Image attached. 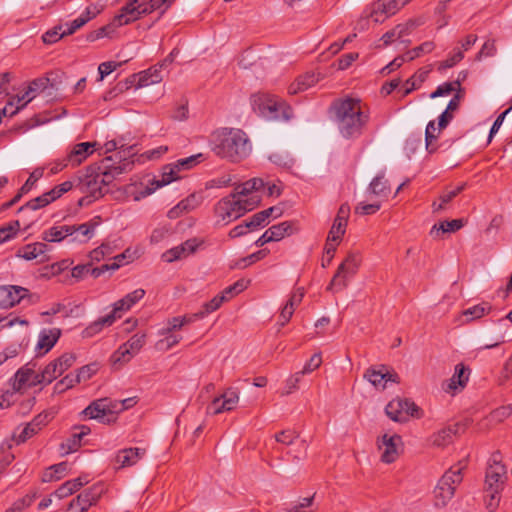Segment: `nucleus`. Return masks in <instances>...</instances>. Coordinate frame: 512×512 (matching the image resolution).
Listing matches in <instances>:
<instances>
[{"label": "nucleus", "mask_w": 512, "mask_h": 512, "mask_svg": "<svg viewBox=\"0 0 512 512\" xmlns=\"http://www.w3.org/2000/svg\"><path fill=\"white\" fill-rule=\"evenodd\" d=\"M97 146V142H81L73 145L66 155L67 162L71 167L80 165L96 151Z\"/></svg>", "instance_id": "19"}, {"label": "nucleus", "mask_w": 512, "mask_h": 512, "mask_svg": "<svg viewBox=\"0 0 512 512\" xmlns=\"http://www.w3.org/2000/svg\"><path fill=\"white\" fill-rule=\"evenodd\" d=\"M125 410L123 404L109 398H102L92 402L83 413L90 419L110 422L113 415Z\"/></svg>", "instance_id": "9"}, {"label": "nucleus", "mask_w": 512, "mask_h": 512, "mask_svg": "<svg viewBox=\"0 0 512 512\" xmlns=\"http://www.w3.org/2000/svg\"><path fill=\"white\" fill-rule=\"evenodd\" d=\"M506 478V469L503 465L495 463L486 472V492L499 493Z\"/></svg>", "instance_id": "22"}, {"label": "nucleus", "mask_w": 512, "mask_h": 512, "mask_svg": "<svg viewBox=\"0 0 512 512\" xmlns=\"http://www.w3.org/2000/svg\"><path fill=\"white\" fill-rule=\"evenodd\" d=\"M464 185H459L453 189L445 190L438 198V200L432 203L433 213H439L447 208V204L452 201L462 190Z\"/></svg>", "instance_id": "44"}, {"label": "nucleus", "mask_w": 512, "mask_h": 512, "mask_svg": "<svg viewBox=\"0 0 512 512\" xmlns=\"http://www.w3.org/2000/svg\"><path fill=\"white\" fill-rule=\"evenodd\" d=\"M135 355L122 344L110 357L111 364L114 368L119 369L128 363Z\"/></svg>", "instance_id": "48"}, {"label": "nucleus", "mask_w": 512, "mask_h": 512, "mask_svg": "<svg viewBox=\"0 0 512 512\" xmlns=\"http://www.w3.org/2000/svg\"><path fill=\"white\" fill-rule=\"evenodd\" d=\"M470 370L463 364H457L455 366L453 376L448 380L445 391L448 393H456L465 388L469 380Z\"/></svg>", "instance_id": "24"}, {"label": "nucleus", "mask_w": 512, "mask_h": 512, "mask_svg": "<svg viewBox=\"0 0 512 512\" xmlns=\"http://www.w3.org/2000/svg\"><path fill=\"white\" fill-rule=\"evenodd\" d=\"M463 57V52L460 49H454L451 55L446 60L439 63L438 70L443 71L445 69L452 68L458 62H460L463 59Z\"/></svg>", "instance_id": "63"}, {"label": "nucleus", "mask_w": 512, "mask_h": 512, "mask_svg": "<svg viewBox=\"0 0 512 512\" xmlns=\"http://www.w3.org/2000/svg\"><path fill=\"white\" fill-rule=\"evenodd\" d=\"M171 53L162 63H159L139 74L138 87L160 83L163 79V68L173 61Z\"/></svg>", "instance_id": "21"}, {"label": "nucleus", "mask_w": 512, "mask_h": 512, "mask_svg": "<svg viewBox=\"0 0 512 512\" xmlns=\"http://www.w3.org/2000/svg\"><path fill=\"white\" fill-rule=\"evenodd\" d=\"M366 13V16L370 18L374 23H382L388 17L393 15L392 13L388 12V8H386V4L383 0H377L373 2Z\"/></svg>", "instance_id": "41"}, {"label": "nucleus", "mask_w": 512, "mask_h": 512, "mask_svg": "<svg viewBox=\"0 0 512 512\" xmlns=\"http://www.w3.org/2000/svg\"><path fill=\"white\" fill-rule=\"evenodd\" d=\"M46 251V244L36 242L28 244L19 251V256L25 260H34L43 255Z\"/></svg>", "instance_id": "49"}, {"label": "nucleus", "mask_w": 512, "mask_h": 512, "mask_svg": "<svg viewBox=\"0 0 512 512\" xmlns=\"http://www.w3.org/2000/svg\"><path fill=\"white\" fill-rule=\"evenodd\" d=\"M180 171L177 169L173 163L165 165L162 169V173L159 179L154 180L151 185L152 187H146L142 191H140L137 195L134 196L135 201H139L142 198H145L151 195L156 189L161 188L165 185L170 184L171 182L180 179Z\"/></svg>", "instance_id": "15"}, {"label": "nucleus", "mask_w": 512, "mask_h": 512, "mask_svg": "<svg viewBox=\"0 0 512 512\" xmlns=\"http://www.w3.org/2000/svg\"><path fill=\"white\" fill-rule=\"evenodd\" d=\"M144 293L145 290H133L131 293L126 295V297L117 301L114 304V309L110 314L94 321L82 331V337L92 338L100 333L105 326L112 325L117 318L121 317L119 312L128 310L132 305L143 298Z\"/></svg>", "instance_id": "6"}, {"label": "nucleus", "mask_w": 512, "mask_h": 512, "mask_svg": "<svg viewBox=\"0 0 512 512\" xmlns=\"http://www.w3.org/2000/svg\"><path fill=\"white\" fill-rule=\"evenodd\" d=\"M252 109L267 120H289L292 117V109L285 101L275 95L258 92L251 96Z\"/></svg>", "instance_id": "4"}, {"label": "nucleus", "mask_w": 512, "mask_h": 512, "mask_svg": "<svg viewBox=\"0 0 512 512\" xmlns=\"http://www.w3.org/2000/svg\"><path fill=\"white\" fill-rule=\"evenodd\" d=\"M139 257L138 249L128 247L124 252L112 257L108 263L101 265L103 273L113 272L120 267L135 261Z\"/></svg>", "instance_id": "23"}, {"label": "nucleus", "mask_w": 512, "mask_h": 512, "mask_svg": "<svg viewBox=\"0 0 512 512\" xmlns=\"http://www.w3.org/2000/svg\"><path fill=\"white\" fill-rule=\"evenodd\" d=\"M456 433V426L447 427L439 430L437 433L433 434L431 437V442L434 446L437 447H445L450 444L453 440V437Z\"/></svg>", "instance_id": "46"}, {"label": "nucleus", "mask_w": 512, "mask_h": 512, "mask_svg": "<svg viewBox=\"0 0 512 512\" xmlns=\"http://www.w3.org/2000/svg\"><path fill=\"white\" fill-rule=\"evenodd\" d=\"M280 214H281L280 209H278L276 207H270L268 209H265L263 211H260L256 214H254L249 220L250 225H252V228L255 229L259 226L264 225V223L270 216L274 215L275 217H278Z\"/></svg>", "instance_id": "52"}, {"label": "nucleus", "mask_w": 512, "mask_h": 512, "mask_svg": "<svg viewBox=\"0 0 512 512\" xmlns=\"http://www.w3.org/2000/svg\"><path fill=\"white\" fill-rule=\"evenodd\" d=\"M265 188L264 181L260 178L250 179L235 188L234 195L239 199H248L252 195H257L261 198L259 192Z\"/></svg>", "instance_id": "29"}, {"label": "nucleus", "mask_w": 512, "mask_h": 512, "mask_svg": "<svg viewBox=\"0 0 512 512\" xmlns=\"http://www.w3.org/2000/svg\"><path fill=\"white\" fill-rule=\"evenodd\" d=\"M361 260V255L358 252H350L339 266L336 275L332 279V284L335 286H346V279L356 273Z\"/></svg>", "instance_id": "16"}, {"label": "nucleus", "mask_w": 512, "mask_h": 512, "mask_svg": "<svg viewBox=\"0 0 512 512\" xmlns=\"http://www.w3.org/2000/svg\"><path fill=\"white\" fill-rule=\"evenodd\" d=\"M269 236L272 241H280L286 236H290L294 232L293 224L291 222H282L277 225L271 226L269 229Z\"/></svg>", "instance_id": "47"}, {"label": "nucleus", "mask_w": 512, "mask_h": 512, "mask_svg": "<svg viewBox=\"0 0 512 512\" xmlns=\"http://www.w3.org/2000/svg\"><path fill=\"white\" fill-rule=\"evenodd\" d=\"M39 384H44L41 373L28 366L20 368L11 380L12 389L15 392H22Z\"/></svg>", "instance_id": "14"}, {"label": "nucleus", "mask_w": 512, "mask_h": 512, "mask_svg": "<svg viewBox=\"0 0 512 512\" xmlns=\"http://www.w3.org/2000/svg\"><path fill=\"white\" fill-rule=\"evenodd\" d=\"M102 149L104 150V153H110V152H113L117 149H120L119 151V159L120 160H124V162H127V157L133 155L132 153V150H133V147H128V148H124V144H119L118 141L116 140H109L107 141Z\"/></svg>", "instance_id": "53"}, {"label": "nucleus", "mask_w": 512, "mask_h": 512, "mask_svg": "<svg viewBox=\"0 0 512 512\" xmlns=\"http://www.w3.org/2000/svg\"><path fill=\"white\" fill-rule=\"evenodd\" d=\"M60 336L61 330L59 328L43 329L39 333L36 351L40 355L46 354L54 347Z\"/></svg>", "instance_id": "26"}, {"label": "nucleus", "mask_w": 512, "mask_h": 512, "mask_svg": "<svg viewBox=\"0 0 512 512\" xmlns=\"http://www.w3.org/2000/svg\"><path fill=\"white\" fill-rule=\"evenodd\" d=\"M145 454V449L142 448H126L120 450L116 457L115 462L119 468H125L135 465Z\"/></svg>", "instance_id": "30"}, {"label": "nucleus", "mask_w": 512, "mask_h": 512, "mask_svg": "<svg viewBox=\"0 0 512 512\" xmlns=\"http://www.w3.org/2000/svg\"><path fill=\"white\" fill-rule=\"evenodd\" d=\"M53 201H55V200H54L53 196L50 194V192L48 191V192L42 194L41 196H38V197L30 200L25 205L21 206L18 209V212H22L26 209L37 210V209L47 206L48 204H50Z\"/></svg>", "instance_id": "51"}, {"label": "nucleus", "mask_w": 512, "mask_h": 512, "mask_svg": "<svg viewBox=\"0 0 512 512\" xmlns=\"http://www.w3.org/2000/svg\"><path fill=\"white\" fill-rule=\"evenodd\" d=\"M201 245V241L196 238L188 239L184 243L173 247L162 254V259L165 262L172 263L177 260L184 259L193 254Z\"/></svg>", "instance_id": "18"}, {"label": "nucleus", "mask_w": 512, "mask_h": 512, "mask_svg": "<svg viewBox=\"0 0 512 512\" xmlns=\"http://www.w3.org/2000/svg\"><path fill=\"white\" fill-rule=\"evenodd\" d=\"M102 492L101 485H94L84 490L69 503L67 512H87L91 506L98 502Z\"/></svg>", "instance_id": "12"}, {"label": "nucleus", "mask_w": 512, "mask_h": 512, "mask_svg": "<svg viewBox=\"0 0 512 512\" xmlns=\"http://www.w3.org/2000/svg\"><path fill=\"white\" fill-rule=\"evenodd\" d=\"M317 82L318 77L313 72H307L299 76L293 83H291L288 91L290 94H297L306 91L310 87L314 86Z\"/></svg>", "instance_id": "36"}, {"label": "nucleus", "mask_w": 512, "mask_h": 512, "mask_svg": "<svg viewBox=\"0 0 512 512\" xmlns=\"http://www.w3.org/2000/svg\"><path fill=\"white\" fill-rule=\"evenodd\" d=\"M330 112L338 132L345 139L359 138L370 119L369 109L357 97L345 96L334 100Z\"/></svg>", "instance_id": "1"}, {"label": "nucleus", "mask_w": 512, "mask_h": 512, "mask_svg": "<svg viewBox=\"0 0 512 512\" xmlns=\"http://www.w3.org/2000/svg\"><path fill=\"white\" fill-rule=\"evenodd\" d=\"M386 415L395 422H406L410 417L420 418V408L408 399L396 398L391 400L385 408Z\"/></svg>", "instance_id": "8"}, {"label": "nucleus", "mask_w": 512, "mask_h": 512, "mask_svg": "<svg viewBox=\"0 0 512 512\" xmlns=\"http://www.w3.org/2000/svg\"><path fill=\"white\" fill-rule=\"evenodd\" d=\"M66 35L64 25H58L46 31L42 35V40L45 44H54Z\"/></svg>", "instance_id": "56"}, {"label": "nucleus", "mask_w": 512, "mask_h": 512, "mask_svg": "<svg viewBox=\"0 0 512 512\" xmlns=\"http://www.w3.org/2000/svg\"><path fill=\"white\" fill-rule=\"evenodd\" d=\"M68 465L65 462L51 466L44 474V481L59 480L66 474Z\"/></svg>", "instance_id": "57"}, {"label": "nucleus", "mask_w": 512, "mask_h": 512, "mask_svg": "<svg viewBox=\"0 0 512 512\" xmlns=\"http://www.w3.org/2000/svg\"><path fill=\"white\" fill-rule=\"evenodd\" d=\"M131 164L132 162H123L118 166L104 165L103 168H97V174L100 179L103 178L105 180V189L113 182L116 176L122 174Z\"/></svg>", "instance_id": "37"}, {"label": "nucleus", "mask_w": 512, "mask_h": 512, "mask_svg": "<svg viewBox=\"0 0 512 512\" xmlns=\"http://www.w3.org/2000/svg\"><path fill=\"white\" fill-rule=\"evenodd\" d=\"M303 296L304 295L302 292H296L290 296L289 300L287 301L285 306L282 308L281 313H280V320H279L278 324L281 327H283L284 325H286L289 322V320L291 319V317L294 313L295 308L301 303Z\"/></svg>", "instance_id": "39"}, {"label": "nucleus", "mask_w": 512, "mask_h": 512, "mask_svg": "<svg viewBox=\"0 0 512 512\" xmlns=\"http://www.w3.org/2000/svg\"><path fill=\"white\" fill-rule=\"evenodd\" d=\"M302 376H303V374L300 371L289 376L285 381V385H284V388H283L281 394L282 395H290L293 392H295L296 390H298L299 383L301 381Z\"/></svg>", "instance_id": "61"}, {"label": "nucleus", "mask_w": 512, "mask_h": 512, "mask_svg": "<svg viewBox=\"0 0 512 512\" xmlns=\"http://www.w3.org/2000/svg\"><path fill=\"white\" fill-rule=\"evenodd\" d=\"M146 342L145 333L134 334L124 345L134 354H138Z\"/></svg>", "instance_id": "60"}, {"label": "nucleus", "mask_w": 512, "mask_h": 512, "mask_svg": "<svg viewBox=\"0 0 512 512\" xmlns=\"http://www.w3.org/2000/svg\"><path fill=\"white\" fill-rule=\"evenodd\" d=\"M464 226L462 219H454L451 221H442L438 225L435 224L430 231V235L434 238H438L441 234L454 233L460 230Z\"/></svg>", "instance_id": "42"}, {"label": "nucleus", "mask_w": 512, "mask_h": 512, "mask_svg": "<svg viewBox=\"0 0 512 512\" xmlns=\"http://www.w3.org/2000/svg\"><path fill=\"white\" fill-rule=\"evenodd\" d=\"M214 153L231 162H240L247 158L252 146L246 133L236 128H223L214 134Z\"/></svg>", "instance_id": "3"}, {"label": "nucleus", "mask_w": 512, "mask_h": 512, "mask_svg": "<svg viewBox=\"0 0 512 512\" xmlns=\"http://www.w3.org/2000/svg\"><path fill=\"white\" fill-rule=\"evenodd\" d=\"M259 203L260 197L257 195H252L248 199H239L232 193L217 203L216 217L224 224H228L253 210Z\"/></svg>", "instance_id": "5"}, {"label": "nucleus", "mask_w": 512, "mask_h": 512, "mask_svg": "<svg viewBox=\"0 0 512 512\" xmlns=\"http://www.w3.org/2000/svg\"><path fill=\"white\" fill-rule=\"evenodd\" d=\"M90 432V429L86 426H81L75 428L73 434L71 435V438L67 441V448L69 452L75 451L81 443V440L84 436L88 435Z\"/></svg>", "instance_id": "54"}, {"label": "nucleus", "mask_w": 512, "mask_h": 512, "mask_svg": "<svg viewBox=\"0 0 512 512\" xmlns=\"http://www.w3.org/2000/svg\"><path fill=\"white\" fill-rule=\"evenodd\" d=\"M47 422L48 415H38L31 423L27 424L22 429L19 435L15 436V441L18 444L25 442L27 439L37 434L41 430L42 426L46 425Z\"/></svg>", "instance_id": "32"}, {"label": "nucleus", "mask_w": 512, "mask_h": 512, "mask_svg": "<svg viewBox=\"0 0 512 512\" xmlns=\"http://www.w3.org/2000/svg\"><path fill=\"white\" fill-rule=\"evenodd\" d=\"M35 98V94L26 90L22 95L11 98L2 109L3 115L14 116L20 109L24 108Z\"/></svg>", "instance_id": "31"}, {"label": "nucleus", "mask_w": 512, "mask_h": 512, "mask_svg": "<svg viewBox=\"0 0 512 512\" xmlns=\"http://www.w3.org/2000/svg\"><path fill=\"white\" fill-rule=\"evenodd\" d=\"M75 356L71 353H64L54 361L50 362L41 372V379L44 384H50L61 376L74 363Z\"/></svg>", "instance_id": "13"}, {"label": "nucleus", "mask_w": 512, "mask_h": 512, "mask_svg": "<svg viewBox=\"0 0 512 512\" xmlns=\"http://www.w3.org/2000/svg\"><path fill=\"white\" fill-rule=\"evenodd\" d=\"M201 203V196L197 194H191L184 200L180 201L175 207H173L169 212L168 216L170 218H177L181 214L185 212H189L196 207H198Z\"/></svg>", "instance_id": "33"}, {"label": "nucleus", "mask_w": 512, "mask_h": 512, "mask_svg": "<svg viewBox=\"0 0 512 512\" xmlns=\"http://www.w3.org/2000/svg\"><path fill=\"white\" fill-rule=\"evenodd\" d=\"M98 371V364L92 363L81 367L74 377L77 379V383L89 380Z\"/></svg>", "instance_id": "62"}, {"label": "nucleus", "mask_w": 512, "mask_h": 512, "mask_svg": "<svg viewBox=\"0 0 512 512\" xmlns=\"http://www.w3.org/2000/svg\"><path fill=\"white\" fill-rule=\"evenodd\" d=\"M74 312V307L71 305V303H54L49 307L46 311L42 313V315H55V314H61L63 317H68L72 315Z\"/></svg>", "instance_id": "55"}, {"label": "nucleus", "mask_w": 512, "mask_h": 512, "mask_svg": "<svg viewBox=\"0 0 512 512\" xmlns=\"http://www.w3.org/2000/svg\"><path fill=\"white\" fill-rule=\"evenodd\" d=\"M28 290H0V308L7 309L20 303Z\"/></svg>", "instance_id": "40"}, {"label": "nucleus", "mask_w": 512, "mask_h": 512, "mask_svg": "<svg viewBox=\"0 0 512 512\" xmlns=\"http://www.w3.org/2000/svg\"><path fill=\"white\" fill-rule=\"evenodd\" d=\"M490 307L487 304L475 305L463 311L461 317H466V321L475 320L484 316Z\"/></svg>", "instance_id": "58"}, {"label": "nucleus", "mask_w": 512, "mask_h": 512, "mask_svg": "<svg viewBox=\"0 0 512 512\" xmlns=\"http://www.w3.org/2000/svg\"><path fill=\"white\" fill-rule=\"evenodd\" d=\"M97 223L86 222L79 225H69L70 240L69 242L85 244L95 235Z\"/></svg>", "instance_id": "25"}, {"label": "nucleus", "mask_w": 512, "mask_h": 512, "mask_svg": "<svg viewBox=\"0 0 512 512\" xmlns=\"http://www.w3.org/2000/svg\"><path fill=\"white\" fill-rule=\"evenodd\" d=\"M460 88V81L446 82L437 87V89L431 93L430 98L434 99L437 97L447 96L453 91Z\"/></svg>", "instance_id": "59"}, {"label": "nucleus", "mask_w": 512, "mask_h": 512, "mask_svg": "<svg viewBox=\"0 0 512 512\" xmlns=\"http://www.w3.org/2000/svg\"><path fill=\"white\" fill-rule=\"evenodd\" d=\"M364 378L377 389H385L388 381L398 382V376L383 369L369 368L364 373Z\"/></svg>", "instance_id": "27"}, {"label": "nucleus", "mask_w": 512, "mask_h": 512, "mask_svg": "<svg viewBox=\"0 0 512 512\" xmlns=\"http://www.w3.org/2000/svg\"><path fill=\"white\" fill-rule=\"evenodd\" d=\"M349 216L350 206L348 204H342L338 209L337 215L328 233V237L331 241H341L346 232Z\"/></svg>", "instance_id": "20"}, {"label": "nucleus", "mask_w": 512, "mask_h": 512, "mask_svg": "<svg viewBox=\"0 0 512 512\" xmlns=\"http://www.w3.org/2000/svg\"><path fill=\"white\" fill-rule=\"evenodd\" d=\"M88 483L89 479L87 477H78L76 479L66 481L55 491L54 495L58 499L66 498Z\"/></svg>", "instance_id": "35"}, {"label": "nucleus", "mask_w": 512, "mask_h": 512, "mask_svg": "<svg viewBox=\"0 0 512 512\" xmlns=\"http://www.w3.org/2000/svg\"><path fill=\"white\" fill-rule=\"evenodd\" d=\"M390 193V188L388 186L387 180L384 178V175L376 176L370 183L368 188V196H376L378 198L384 199ZM369 200H372L369 197Z\"/></svg>", "instance_id": "45"}, {"label": "nucleus", "mask_w": 512, "mask_h": 512, "mask_svg": "<svg viewBox=\"0 0 512 512\" xmlns=\"http://www.w3.org/2000/svg\"><path fill=\"white\" fill-rule=\"evenodd\" d=\"M161 338L155 343V349L165 352L176 346L181 340L180 334H158Z\"/></svg>", "instance_id": "50"}, {"label": "nucleus", "mask_w": 512, "mask_h": 512, "mask_svg": "<svg viewBox=\"0 0 512 512\" xmlns=\"http://www.w3.org/2000/svg\"><path fill=\"white\" fill-rule=\"evenodd\" d=\"M70 239L69 225L53 226L42 233V240L46 242H61Z\"/></svg>", "instance_id": "43"}, {"label": "nucleus", "mask_w": 512, "mask_h": 512, "mask_svg": "<svg viewBox=\"0 0 512 512\" xmlns=\"http://www.w3.org/2000/svg\"><path fill=\"white\" fill-rule=\"evenodd\" d=\"M240 400L239 391L236 388L226 389L220 396L215 397L207 406V413L217 415L232 411L236 408Z\"/></svg>", "instance_id": "11"}, {"label": "nucleus", "mask_w": 512, "mask_h": 512, "mask_svg": "<svg viewBox=\"0 0 512 512\" xmlns=\"http://www.w3.org/2000/svg\"><path fill=\"white\" fill-rule=\"evenodd\" d=\"M402 439L399 435H383L379 442V450L381 451V460L384 463H393L399 456Z\"/></svg>", "instance_id": "17"}, {"label": "nucleus", "mask_w": 512, "mask_h": 512, "mask_svg": "<svg viewBox=\"0 0 512 512\" xmlns=\"http://www.w3.org/2000/svg\"><path fill=\"white\" fill-rule=\"evenodd\" d=\"M193 322L192 316H178L169 318L159 329L158 334H179L178 332L187 324Z\"/></svg>", "instance_id": "34"}, {"label": "nucleus", "mask_w": 512, "mask_h": 512, "mask_svg": "<svg viewBox=\"0 0 512 512\" xmlns=\"http://www.w3.org/2000/svg\"><path fill=\"white\" fill-rule=\"evenodd\" d=\"M19 228V221H13L6 226L0 227V244L11 239Z\"/></svg>", "instance_id": "64"}, {"label": "nucleus", "mask_w": 512, "mask_h": 512, "mask_svg": "<svg viewBox=\"0 0 512 512\" xmlns=\"http://www.w3.org/2000/svg\"><path fill=\"white\" fill-rule=\"evenodd\" d=\"M235 294L233 293V290H225L224 292L216 295L213 299H211L209 302H206L203 306V311H200L199 313L193 315V319L196 317H203L206 314H209L215 310H217L223 302L228 301L232 297H234Z\"/></svg>", "instance_id": "38"}, {"label": "nucleus", "mask_w": 512, "mask_h": 512, "mask_svg": "<svg viewBox=\"0 0 512 512\" xmlns=\"http://www.w3.org/2000/svg\"><path fill=\"white\" fill-rule=\"evenodd\" d=\"M465 467V461H460L441 477L433 492L436 507H445L453 498L456 487L462 482V471Z\"/></svg>", "instance_id": "7"}, {"label": "nucleus", "mask_w": 512, "mask_h": 512, "mask_svg": "<svg viewBox=\"0 0 512 512\" xmlns=\"http://www.w3.org/2000/svg\"><path fill=\"white\" fill-rule=\"evenodd\" d=\"M81 193H86L94 199H98L106 193L105 180L100 179L95 168H89L85 175L79 179L76 186Z\"/></svg>", "instance_id": "10"}, {"label": "nucleus", "mask_w": 512, "mask_h": 512, "mask_svg": "<svg viewBox=\"0 0 512 512\" xmlns=\"http://www.w3.org/2000/svg\"><path fill=\"white\" fill-rule=\"evenodd\" d=\"M104 275L102 266L93 267L92 263L79 264L72 268L71 270V278L74 279V282H71L70 285L76 284L88 276H91L94 279H97Z\"/></svg>", "instance_id": "28"}, {"label": "nucleus", "mask_w": 512, "mask_h": 512, "mask_svg": "<svg viewBox=\"0 0 512 512\" xmlns=\"http://www.w3.org/2000/svg\"><path fill=\"white\" fill-rule=\"evenodd\" d=\"M174 0H131L123 6L120 12L113 18L112 22L93 32L89 39L91 41L111 37L116 28L127 25L139 19L142 15L149 14L161 9L164 12Z\"/></svg>", "instance_id": "2"}]
</instances>
